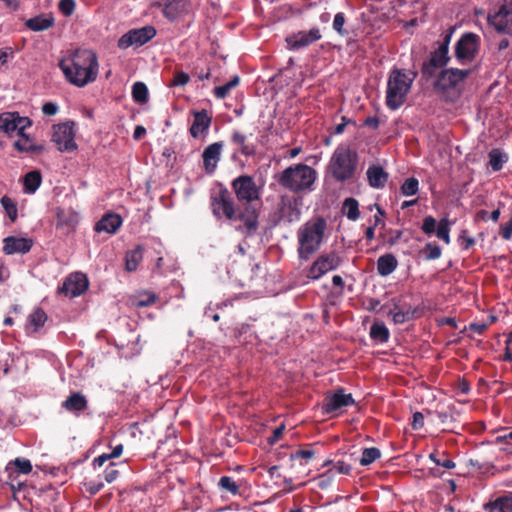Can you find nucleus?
<instances>
[{
  "mask_svg": "<svg viewBox=\"0 0 512 512\" xmlns=\"http://www.w3.org/2000/svg\"><path fill=\"white\" fill-rule=\"evenodd\" d=\"M119 476V471L116 469V464L111 462L104 470L103 477L107 483L114 482Z\"/></svg>",
  "mask_w": 512,
  "mask_h": 512,
  "instance_id": "53",
  "label": "nucleus"
},
{
  "mask_svg": "<svg viewBox=\"0 0 512 512\" xmlns=\"http://www.w3.org/2000/svg\"><path fill=\"white\" fill-rule=\"evenodd\" d=\"M355 403L352 394H345L343 389H339L333 394L327 395L322 404V411L325 414L336 412L344 407Z\"/></svg>",
  "mask_w": 512,
  "mask_h": 512,
  "instance_id": "16",
  "label": "nucleus"
},
{
  "mask_svg": "<svg viewBox=\"0 0 512 512\" xmlns=\"http://www.w3.org/2000/svg\"><path fill=\"white\" fill-rule=\"evenodd\" d=\"M443 67H445V65H440V62L429 57L428 60L424 61L422 64L421 73L426 80H429L436 75L438 69Z\"/></svg>",
  "mask_w": 512,
  "mask_h": 512,
  "instance_id": "37",
  "label": "nucleus"
},
{
  "mask_svg": "<svg viewBox=\"0 0 512 512\" xmlns=\"http://www.w3.org/2000/svg\"><path fill=\"white\" fill-rule=\"evenodd\" d=\"M321 37L320 30L318 28H312L308 32L299 31L298 33L288 36L286 42L290 49L298 50L320 40Z\"/></svg>",
  "mask_w": 512,
  "mask_h": 512,
  "instance_id": "17",
  "label": "nucleus"
},
{
  "mask_svg": "<svg viewBox=\"0 0 512 512\" xmlns=\"http://www.w3.org/2000/svg\"><path fill=\"white\" fill-rule=\"evenodd\" d=\"M156 33V29L150 25L132 29L120 37L118 47L120 49H127L132 45L137 47L142 46L154 38Z\"/></svg>",
  "mask_w": 512,
  "mask_h": 512,
  "instance_id": "11",
  "label": "nucleus"
},
{
  "mask_svg": "<svg viewBox=\"0 0 512 512\" xmlns=\"http://www.w3.org/2000/svg\"><path fill=\"white\" fill-rule=\"evenodd\" d=\"M190 77L183 71L176 70L169 86H185L189 83Z\"/></svg>",
  "mask_w": 512,
  "mask_h": 512,
  "instance_id": "52",
  "label": "nucleus"
},
{
  "mask_svg": "<svg viewBox=\"0 0 512 512\" xmlns=\"http://www.w3.org/2000/svg\"><path fill=\"white\" fill-rule=\"evenodd\" d=\"M88 409V400L81 392H71L66 398V411L80 416Z\"/></svg>",
  "mask_w": 512,
  "mask_h": 512,
  "instance_id": "24",
  "label": "nucleus"
},
{
  "mask_svg": "<svg viewBox=\"0 0 512 512\" xmlns=\"http://www.w3.org/2000/svg\"><path fill=\"white\" fill-rule=\"evenodd\" d=\"M397 267V258H378L377 269L382 276L391 274Z\"/></svg>",
  "mask_w": 512,
  "mask_h": 512,
  "instance_id": "39",
  "label": "nucleus"
},
{
  "mask_svg": "<svg viewBox=\"0 0 512 512\" xmlns=\"http://www.w3.org/2000/svg\"><path fill=\"white\" fill-rule=\"evenodd\" d=\"M340 258H317L306 273V277L310 280H317L330 270L335 269Z\"/></svg>",
  "mask_w": 512,
  "mask_h": 512,
  "instance_id": "20",
  "label": "nucleus"
},
{
  "mask_svg": "<svg viewBox=\"0 0 512 512\" xmlns=\"http://www.w3.org/2000/svg\"><path fill=\"white\" fill-rule=\"evenodd\" d=\"M151 256V252L147 249L146 241L143 244L137 245L131 252H128L126 256H137V255Z\"/></svg>",
  "mask_w": 512,
  "mask_h": 512,
  "instance_id": "59",
  "label": "nucleus"
},
{
  "mask_svg": "<svg viewBox=\"0 0 512 512\" xmlns=\"http://www.w3.org/2000/svg\"><path fill=\"white\" fill-rule=\"evenodd\" d=\"M32 470V464L30 460L25 458H16L14 461H10L6 466V472L8 473L9 482H7L11 489L15 491L20 489L23 482L18 480L19 474H28Z\"/></svg>",
  "mask_w": 512,
  "mask_h": 512,
  "instance_id": "14",
  "label": "nucleus"
},
{
  "mask_svg": "<svg viewBox=\"0 0 512 512\" xmlns=\"http://www.w3.org/2000/svg\"><path fill=\"white\" fill-rule=\"evenodd\" d=\"M388 315L392 316V320L395 324H403L410 320H413V315L409 314L408 309L399 311H388Z\"/></svg>",
  "mask_w": 512,
  "mask_h": 512,
  "instance_id": "49",
  "label": "nucleus"
},
{
  "mask_svg": "<svg viewBox=\"0 0 512 512\" xmlns=\"http://www.w3.org/2000/svg\"><path fill=\"white\" fill-rule=\"evenodd\" d=\"M31 125V121L27 117H21L18 113L6 112L0 114V129L8 135L17 131L22 134L26 127Z\"/></svg>",
  "mask_w": 512,
  "mask_h": 512,
  "instance_id": "15",
  "label": "nucleus"
},
{
  "mask_svg": "<svg viewBox=\"0 0 512 512\" xmlns=\"http://www.w3.org/2000/svg\"><path fill=\"white\" fill-rule=\"evenodd\" d=\"M488 22L498 32L512 34V0H504L497 12L488 15Z\"/></svg>",
  "mask_w": 512,
  "mask_h": 512,
  "instance_id": "13",
  "label": "nucleus"
},
{
  "mask_svg": "<svg viewBox=\"0 0 512 512\" xmlns=\"http://www.w3.org/2000/svg\"><path fill=\"white\" fill-rule=\"evenodd\" d=\"M358 162V155L348 146H338L330 160L332 176L339 182L353 178Z\"/></svg>",
  "mask_w": 512,
  "mask_h": 512,
  "instance_id": "7",
  "label": "nucleus"
},
{
  "mask_svg": "<svg viewBox=\"0 0 512 512\" xmlns=\"http://www.w3.org/2000/svg\"><path fill=\"white\" fill-rule=\"evenodd\" d=\"M191 114L194 119L189 132L193 138H198L201 134L208 131L212 122V116L209 115L208 111L205 109L201 111L193 110Z\"/></svg>",
  "mask_w": 512,
  "mask_h": 512,
  "instance_id": "21",
  "label": "nucleus"
},
{
  "mask_svg": "<svg viewBox=\"0 0 512 512\" xmlns=\"http://www.w3.org/2000/svg\"><path fill=\"white\" fill-rule=\"evenodd\" d=\"M437 225L438 224L434 217L426 216L423 220L421 229L425 234H432L435 232Z\"/></svg>",
  "mask_w": 512,
  "mask_h": 512,
  "instance_id": "54",
  "label": "nucleus"
},
{
  "mask_svg": "<svg viewBox=\"0 0 512 512\" xmlns=\"http://www.w3.org/2000/svg\"><path fill=\"white\" fill-rule=\"evenodd\" d=\"M436 235L439 239L445 241V243H449V221L446 218L441 219L438 222L437 228L435 230Z\"/></svg>",
  "mask_w": 512,
  "mask_h": 512,
  "instance_id": "47",
  "label": "nucleus"
},
{
  "mask_svg": "<svg viewBox=\"0 0 512 512\" xmlns=\"http://www.w3.org/2000/svg\"><path fill=\"white\" fill-rule=\"evenodd\" d=\"M152 4L162 10L164 16L169 20H174L180 11L182 0H151Z\"/></svg>",
  "mask_w": 512,
  "mask_h": 512,
  "instance_id": "27",
  "label": "nucleus"
},
{
  "mask_svg": "<svg viewBox=\"0 0 512 512\" xmlns=\"http://www.w3.org/2000/svg\"><path fill=\"white\" fill-rule=\"evenodd\" d=\"M231 188L239 202L235 204L229 190L221 186L211 196V208L217 218L224 217L236 230L253 235L258 230L260 187L250 175H240L231 182Z\"/></svg>",
  "mask_w": 512,
  "mask_h": 512,
  "instance_id": "1",
  "label": "nucleus"
},
{
  "mask_svg": "<svg viewBox=\"0 0 512 512\" xmlns=\"http://www.w3.org/2000/svg\"><path fill=\"white\" fill-rule=\"evenodd\" d=\"M418 73L413 70L393 68L388 76L385 103L388 109H399L412 88Z\"/></svg>",
  "mask_w": 512,
  "mask_h": 512,
  "instance_id": "4",
  "label": "nucleus"
},
{
  "mask_svg": "<svg viewBox=\"0 0 512 512\" xmlns=\"http://www.w3.org/2000/svg\"><path fill=\"white\" fill-rule=\"evenodd\" d=\"M122 218L116 213H106L102 218L96 222L94 230L98 233L106 232L114 234L122 225Z\"/></svg>",
  "mask_w": 512,
  "mask_h": 512,
  "instance_id": "23",
  "label": "nucleus"
},
{
  "mask_svg": "<svg viewBox=\"0 0 512 512\" xmlns=\"http://www.w3.org/2000/svg\"><path fill=\"white\" fill-rule=\"evenodd\" d=\"M481 38L473 32H465L461 35L454 47V55L460 65H469L474 62L479 54Z\"/></svg>",
  "mask_w": 512,
  "mask_h": 512,
  "instance_id": "8",
  "label": "nucleus"
},
{
  "mask_svg": "<svg viewBox=\"0 0 512 512\" xmlns=\"http://www.w3.org/2000/svg\"><path fill=\"white\" fill-rule=\"evenodd\" d=\"M230 143L234 147L231 160L236 162L239 155L246 158L253 157L257 152V145L249 141V137L240 130H233L230 136Z\"/></svg>",
  "mask_w": 512,
  "mask_h": 512,
  "instance_id": "12",
  "label": "nucleus"
},
{
  "mask_svg": "<svg viewBox=\"0 0 512 512\" xmlns=\"http://www.w3.org/2000/svg\"><path fill=\"white\" fill-rule=\"evenodd\" d=\"M483 509L486 512H512V492H506L504 495L485 503Z\"/></svg>",
  "mask_w": 512,
  "mask_h": 512,
  "instance_id": "25",
  "label": "nucleus"
},
{
  "mask_svg": "<svg viewBox=\"0 0 512 512\" xmlns=\"http://www.w3.org/2000/svg\"><path fill=\"white\" fill-rule=\"evenodd\" d=\"M71 61V67H66V80L78 87H84L96 80L99 64L97 55L92 50L77 49Z\"/></svg>",
  "mask_w": 512,
  "mask_h": 512,
  "instance_id": "3",
  "label": "nucleus"
},
{
  "mask_svg": "<svg viewBox=\"0 0 512 512\" xmlns=\"http://www.w3.org/2000/svg\"><path fill=\"white\" fill-rule=\"evenodd\" d=\"M334 469L344 475H348L351 472V465L344 461H337L334 465Z\"/></svg>",
  "mask_w": 512,
  "mask_h": 512,
  "instance_id": "62",
  "label": "nucleus"
},
{
  "mask_svg": "<svg viewBox=\"0 0 512 512\" xmlns=\"http://www.w3.org/2000/svg\"><path fill=\"white\" fill-rule=\"evenodd\" d=\"M47 320L46 313L41 308H36L29 316L26 330L29 332H37L44 326Z\"/></svg>",
  "mask_w": 512,
  "mask_h": 512,
  "instance_id": "29",
  "label": "nucleus"
},
{
  "mask_svg": "<svg viewBox=\"0 0 512 512\" xmlns=\"http://www.w3.org/2000/svg\"><path fill=\"white\" fill-rule=\"evenodd\" d=\"M3 251L5 254L21 253L25 254L30 251L33 240L30 238L9 236L4 239Z\"/></svg>",
  "mask_w": 512,
  "mask_h": 512,
  "instance_id": "22",
  "label": "nucleus"
},
{
  "mask_svg": "<svg viewBox=\"0 0 512 512\" xmlns=\"http://www.w3.org/2000/svg\"><path fill=\"white\" fill-rule=\"evenodd\" d=\"M223 145L222 141L214 142L204 149L202 154L203 167L207 174H213L216 171Z\"/></svg>",
  "mask_w": 512,
  "mask_h": 512,
  "instance_id": "19",
  "label": "nucleus"
},
{
  "mask_svg": "<svg viewBox=\"0 0 512 512\" xmlns=\"http://www.w3.org/2000/svg\"><path fill=\"white\" fill-rule=\"evenodd\" d=\"M328 230L327 220L322 216H314L305 222L298 230L300 251L313 254L323 243Z\"/></svg>",
  "mask_w": 512,
  "mask_h": 512,
  "instance_id": "6",
  "label": "nucleus"
},
{
  "mask_svg": "<svg viewBox=\"0 0 512 512\" xmlns=\"http://www.w3.org/2000/svg\"><path fill=\"white\" fill-rule=\"evenodd\" d=\"M53 25V18L50 16L39 15L26 20L25 26L32 31H43Z\"/></svg>",
  "mask_w": 512,
  "mask_h": 512,
  "instance_id": "31",
  "label": "nucleus"
},
{
  "mask_svg": "<svg viewBox=\"0 0 512 512\" xmlns=\"http://www.w3.org/2000/svg\"><path fill=\"white\" fill-rule=\"evenodd\" d=\"M388 306H391L388 311H399L407 309L408 305L404 302L403 296L393 297L389 303L380 307V309H385Z\"/></svg>",
  "mask_w": 512,
  "mask_h": 512,
  "instance_id": "50",
  "label": "nucleus"
},
{
  "mask_svg": "<svg viewBox=\"0 0 512 512\" xmlns=\"http://www.w3.org/2000/svg\"><path fill=\"white\" fill-rule=\"evenodd\" d=\"M219 487L233 495H237L240 488L239 485L230 476H222L219 480Z\"/></svg>",
  "mask_w": 512,
  "mask_h": 512,
  "instance_id": "44",
  "label": "nucleus"
},
{
  "mask_svg": "<svg viewBox=\"0 0 512 512\" xmlns=\"http://www.w3.org/2000/svg\"><path fill=\"white\" fill-rule=\"evenodd\" d=\"M146 246L147 249H149V251L151 252V255L153 253L160 255L164 252V247L162 243L155 238L146 240Z\"/></svg>",
  "mask_w": 512,
  "mask_h": 512,
  "instance_id": "55",
  "label": "nucleus"
},
{
  "mask_svg": "<svg viewBox=\"0 0 512 512\" xmlns=\"http://www.w3.org/2000/svg\"><path fill=\"white\" fill-rule=\"evenodd\" d=\"M125 270L127 272H134L137 270L141 258H125Z\"/></svg>",
  "mask_w": 512,
  "mask_h": 512,
  "instance_id": "61",
  "label": "nucleus"
},
{
  "mask_svg": "<svg viewBox=\"0 0 512 512\" xmlns=\"http://www.w3.org/2000/svg\"><path fill=\"white\" fill-rule=\"evenodd\" d=\"M366 174L369 185L373 188H383L388 180V173L380 165H371Z\"/></svg>",
  "mask_w": 512,
  "mask_h": 512,
  "instance_id": "26",
  "label": "nucleus"
},
{
  "mask_svg": "<svg viewBox=\"0 0 512 512\" xmlns=\"http://www.w3.org/2000/svg\"><path fill=\"white\" fill-rule=\"evenodd\" d=\"M0 202L10 220L14 222L17 218V207L15 202L8 196H3Z\"/></svg>",
  "mask_w": 512,
  "mask_h": 512,
  "instance_id": "45",
  "label": "nucleus"
},
{
  "mask_svg": "<svg viewBox=\"0 0 512 512\" xmlns=\"http://www.w3.org/2000/svg\"><path fill=\"white\" fill-rule=\"evenodd\" d=\"M369 335L373 341L378 343H386L390 338L389 329L380 321H375L371 325Z\"/></svg>",
  "mask_w": 512,
  "mask_h": 512,
  "instance_id": "30",
  "label": "nucleus"
},
{
  "mask_svg": "<svg viewBox=\"0 0 512 512\" xmlns=\"http://www.w3.org/2000/svg\"><path fill=\"white\" fill-rule=\"evenodd\" d=\"M432 59L437 60V62H440V65H447L450 61L449 52L444 48L441 49L437 47L434 51H432L429 55Z\"/></svg>",
  "mask_w": 512,
  "mask_h": 512,
  "instance_id": "51",
  "label": "nucleus"
},
{
  "mask_svg": "<svg viewBox=\"0 0 512 512\" xmlns=\"http://www.w3.org/2000/svg\"><path fill=\"white\" fill-rule=\"evenodd\" d=\"M52 141L56 143L58 150L63 151L64 145V124H57L53 126Z\"/></svg>",
  "mask_w": 512,
  "mask_h": 512,
  "instance_id": "48",
  "label": "nucleus"
},
{
  "mask_svg": "<svg viewBox=\"0 0 512 512\" xmlns=\"http://www.w3.org/2000/svg\"><path fill=\"white\" fill-rule=\"evenodd\" d=\"M132 98L135 102L144 104L148 100V88L143 82H135L132 86Z\"/></svg>",
  "mask_w": 512,
  "mask_h": 512,
  "instance_id": "38",
  "label": "nucleus"
},
{
  "mask_svg": "<svg viewBox=\"0 0 512 512\" xmlns=\"http://www.w3.org/2000/svg\"><path fill=\"white\" fill-rule=\"evenodd\" d=\"M123 452V445L119 444L115 446L111 453L107 454L104 453L102 455H99L93 460V466L94 468L103 466L107 461L119 457Z\"/></svg>",
  "mask_w": 512,
  "mask_h": 512,
  "instance_id": "42",
  "label": "nucleus"
},
{
  "mask_svg": "<svg viewBox=\"0 0 512 512\" xmlns=\"http://www.w3.org/2000/svg\"><path fill=\"white\" fill-rule=\"evenodd\" d=\"M89 279L82 272H73L66 277V297L71 298L81 296L89 288Z\"/></svg>",
  "mask_w": 512,
  "mask_h": 512,
  "instance_id": "18",
  "label": "nucleus"
},
{
  "mask_svg": "<svg viewBox=\"0 0 512 512\" xmlns=\"http://www.w3.org/2000/svg\"><path fill=\"white\" fill-rule=\"evenodd\" d=\"M58 109V106L53 102H47L42 106V112L47 116L55 115Z\"/></svg>",
  "mask_w": 512,
  "mask_h": 512,
  "instance_id": "64",
  "label": "nucleus"
},
{
  "mask_svg": "<svg viewBox=\"0 0 512 512\" xmlns=\"http://www.w3.org/2000/svg\"><path fill=\"white\" fill-rule=\"evenodd\" d=\"M76 123L74 121L66 120V152H72L77 149L75 142V131Z\"/></svg>",
  "mask_w": 512,
  "mask_h": 512,
  "instance_id": "41",
  "label": "nucleus"
},
{
  "mask_svg": "<svg viewBox=\"0 0 512 512\" xmlns=\"http://www.w3.org/2000/svg\"><path fill=\"white\" fill-rule=\"evenodd\" d=\"M229 278L240 287H247L252 293H262L268 277L266 261L256 258L234 259L228 268Z\"/></svg>",
  "mask_w": 512,
  "mask_h": 512,
  "instance_id": "2",
  "label": "nucleus"
},
{
  "mask_svg": "<svg viewBox=\"0 0 512 512\" xmlns=\"http://www.w3.org/2000/svg\"><path fill=\"white\" fill-rule=\"evenodd\" d=\"M346 23L345 14L343 12H339L335 15L332 27L340 36H347L349 31L344 28Z\"/></svg>",
  "mask_w": 512,
  "mask_h": 512,
  "instance_id": "46",
  "label": "nucleus"
},
{
  "mask_svg": "<svg viewBox=\"0 0 512 512\" xmlns=\"http://www.w3.org/2000/svg\"><path fill=\"white\" fill-rule=\"evenodd\" d=\"M240 78L238 75H235L232 77L230 81H228L226 84L222 86H218L214 88V96L218 99H225L230 91L239 85Z\"/></svg>",
  "mask_w": 512,
  "mask_h": 512,
  "instance_id": "36",
  "label": "nucleus"
},
{
  "mask_svg": "<svg viewBox=\"0 0 512 512\" xmlns=\"http://www.w3.org/2000/svg\"><path fill=\"white\" fill-rule=\"evenodd\" d=\"M317 172L306 164H294L275 175L278 184L293 193L312 190Z\"/></svg>",
  "mask_w": 512,
  "mask_h": 512,
  "instance_id": "5",
  "label": "nucleus"
},
{
  "mask_svg": "<svg viewBox=\"0 0 512 512\" xmlns=\"http://www.w3.org/2000/svg\"><path fill=\"white\" fill-rule=\"evenodd\" d=\"M459 243L464 250H468L471 246L474 245L475 240L474 238L465 235V232H463V234L459 237Z\"/></svg>",
  "mask_w": 512,
  "mask_h": 512,
  "instance_id": "63",
  "label": "nucleus"
},
{
  "mask_svg": "<svg viewBox=\"0 0 512 512\" xmlns=\"http://www.w3.org/2000/svg\"><path fill=\"white\" fill-rule=\"evenodd\" d=\"M301 206V197L282 196L274 214V223L279 225L298 222L301 217Z\"/></svg>",
  "mask_w": 512,
  "mask_h": 512,
  "instance_id": "9",
  "label": "nucleus"
},
{
  "mask_svg": "<svg viewBox=\"0 0 512 512\" xmlns=\"http://www.w3.org/2000/svg\"><path fill=\"white\" fill-rule=\"evenodd\" d=\"M400 190L401 194L406 197L416 195L419 191L418 179L415 177L407 178L401 185Z\"/></svg>",
  "mask_w": 512,
  "mask_h": 512,
  "instance_id": "43",
  "label": "nucleus"
},
{
  "mask_svg": "<svg viewBox=\"0 0 512 512\" xmlns=\"http://www.w3.org/2000/svg\"><path fill=\"white\" fill-rule=\"evenodd\" d=\"M342 213L349 220L355 221L359 218V203L355 198H346L342 205Z\"/></svg>",
  "mask_w": 512,
  "mask_h": 512,
  "instance_id": "32",
  "label": "nucleus"
},
{
  "mask_svg": "<svg viewBox=\"0 0 512 512\" xmlns=\"http://www.w3.org/2000/svg\"><path fill=\"white\" fill-rule=\"evenodd\" d=\"M86 491L91 495L98 493L103 487L104 483L101 480H91L84 483Z\"/></svg>",
  "mask_w": 512,
  "mask_h": 512,
  "instance_id": "56",
  "label": "nucleus"
},
{
  "mask_svg": "<svg viewBox=\"0 0 512 512\" xmlns=\"http://www.w3.org/2000/svg\"><path fill=\"white\" fill-rule=\"evenodd\" d=\"M454 31H455V28L450 27L441 35L442 40L439 43V46H438L439 48H441V49L445 48L449 52V45H450L451 38H452Z\"/></svg>",
  "mask_w": 512,
  "mask_h": 512,
  "instance_id": "57",
  "label": "nucleus"
},
{
  "mask_svg": "<svg viewBox=\"0 0 512 512\" xmlns=\"http://www.w3.org/2000/svg\"><path fill=\"white\" fill-rule=\"evenodd\" d=\"M19 135L21 138L14 143V147L19 152L39 153L42 150L41 146L34 145L30 141V139L24 134V131Z\"/></svg>",
  "mask_w": 512,
  "mask_h": 512,
  "instance_id": "35",
  "label": "nucleus"
},
{
  "mask_svg": "<svg viewBox=\"0 0 512 512\" xmlns=\"http://www.w3.org/2000/svg\"><path fill=\"white\" fill-rule=\"evenodd\" d=\"M489 165L495 172L500 171L503 168L504 163L507 161V156L501 152L500 149H492L489 154Z\"/></svg>",
  "mask_w": 512,
  "mask_h": 512,
  "instance_id": "34",
  "label": "nucleus"
},
{
  "mask_svg": "<svg viewBox=\"0 0 512 512\" xmlns=\"http://www.w3.org/2000/svg\"><path fill=\"white\" fill-rule=\"evenodd\" d=\"M470 75L469 69L447 68L442 69L434 83L435 88L443 92L455 89Z\"/></svg>",
  "mask_w": 512,
  "mask_h": 512,
  "instance_id": "10",
  "label": "nucleus"
},
{
  "mask_svg": "<svg viewBox=\"0 0 512 512\" xmlns=\"http://www.w3.org/2000/svg\"><path fill=\"white\" fill-rule=\"evenodd\" d=\"M424 426V416L421 412H415L411 422L413 430H420Z\"/></svg>",
  "mask_w": 512,
  "mask_h": 512,
  "instance_id": "60",
  "label": "nucleus"
},
{
  "mask_svg": "<svg viewBox=\"0 0 512 512\" xmlns=\"http://www.w3.org/2000/svg\"><path fill=\"white\" fill-rule=\"evenodd\" d=\"M157 300V296L153 293H145L141 295V298L137 302L138 307H148L154 304Z\"/></svg>",
  "mask_w": 512,
  "mask_h": 512,
  "instance_id": "58",
  "label": "nucleus"
},
{
  "mask_svg": "<svg viewBox=\"0 0 512 512\" xmlns=\"http://www.w3.org/2000/svg\"><path fill=\"white\" fill-rule=\"evenodd\" d=\"M315 456V452L312 449H299L290 454L291 468H294L295 462L300 460V465H306Z\"/></svg>",
  "mask_w": 512,
  "mask_h": 512,
  "instance_id": "33",
  "label": "nucleus"
},
{
  "mask_svg": "<svg viewBox=\"0 0 512 512\" xmlns=\"http://www.w3.org/2000/svg\"><path fill=\"white\" fill-rule=\"evenodd\" d=\"M381 457L380 449L376 447L364 448L359 460L361 466H368Z\"/></svg>",
  "mask_w": 512,
  "mask_h": 512,
  "instance_id": "40",
  "label": "nucleus"
},
{
  "mask_svg": "<svg viewBox=\"0 0 512 512\" xmlns=\"http://www.w3.org/2000/svg\"><path fill=\"white\" fill-rule=\"evenodd\" d=\"M42 182L40 171L33 170L28 172L23 178L24 193L33 194L39 188Z\"/></svg>",
  "mask_w": 512,
  "mask_h": 512,
  "instance_id": "28",
  "label": "nucleus"
}]
</instances>
